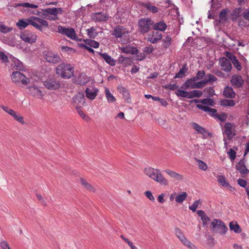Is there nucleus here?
Returning a JSON list of instances; mask_svg holds the SVG:
<instances>
[{"instance_id": "obj_2", "label": "nucleus", "mask_w": 249, "mask_h": 249, "mask_svg": "<svg viewBox=\"0 0 249 249\" xmlns=\"http://www.w3.org/2000/svg\"><path fill=\"white\" fill-rule=\"evenodd\" d=\"M55 73L62 78L70 79L73 76L74 68L69 64L61 63L55 68Z\"/></svg>"}, {"instance_id": "obj_30", "label": "nucleus", "mask_w": 249, "mask_h": 249, "mask_svg": "<svg viewBox=\"0 0 249 249\" xmlns=\"http://www.w3.org/2000/svg\"><path fill=\"white\" fill-rule=\"evenodd\" d=\"M223 95L227 98H234L235 97V93L231 87H226L223 91Z\"/></svg>"}, {"instance_id": "obj_31", "label": "nucleus", "mask_w": 249, "mask_h": 249, "mask_svg": "<svg viewBox=\"0 0 249 249\" xmlns=\"http://www.w3.org/2000/svg\"><path fill=\"white\" fill-rule=\"evenodd\" d=\"M164 171L171 178H174L176 180L179 181L183 179V177L181 175L174 171L170 170V169H166Z\"/></svg>"}, {"instance_id": "obj_34", "label": "nucleus", "mask_w": 249, "mask_h": 249, "mask_svg": "<svg viewBox=\"0 0 249 249\" xmlns=\"http://www.w3.org/2000/svg\"><path fill=\"white\" fill-rule=\"evenodd\" d=\"M197 214L201 217L203 225H207L208 221H210L209 217L205 214V212L202 210H198L196 212Z\"/></svg>"}, {"instance_id": "obj_18", "label": "nucleus", "mask_w": 249, "mask_h": 249, "mask_svg": "<svg viewBox=\"0 0 249 249\" xmlns=\"http://www.w3.org/2000/svg\"><path fill=\"white\" fill-rule=\"evenodd\" d=\"M192 126L196 131L197 134H200L202 135V138L203 139H206L208 136L211 135V133H209L205 128L201 126L196 123H192Z\"/></svg>"}, {"instance_id": "obj_11", "label": "nucleus", "mask_w": 249, "mask_h": 249, "mask_svg": "<svg viewBox=\"0 0 249 249\" xmlns=\"http://www.w3.org/2000/svg\"><path fill=\"white\" fill-rule=\"evenodd\" d=\"M29 23L40 31L43 30L42 27H47L49 25L46 20L36 17H32L29 18Z\"/></svg>"}, {"instance_id": "obj_35", "label": "nucleus", "mask_w": 249, "mask_h": 249, "mask_svg": "<svg viewBox=\"0 0 249 249\" xmlns=\"http://www.w3.org/2000/svg\"><path fill=\"white\" fill-rule=\"evenodd\" d=\"M80 182L82 186L88 191L91 192H94L95 190L94 187L89 183L87 180L83 178H81Z\"/></svg>"}, {"instance_id": "obj_60", "label": "nucleus", "mask_w": 249, "mask_h": 249, "mask_svg": "<svg viewBox=\"0 0 249 249\" xmlns=\"http://www.w3.org/2000/svg\"><path fill=\"white\" fill-rule=\"evenodd\" d=\"M206 85V82L204 80H201L199 82H195V89H201Z\"/></svg>"}, {"instance_id": "obj_17", "label": "nucleus", "mask_w": 249, "mask_h": 249, "mask_svg": "<svg viewBox=\"0 0 249 249\" xmlns=\"http://www.w3.org/2000/svg\"><path fill=\"white\" fill-rule=\"evenodd\" d=\"M20 38L25 42L32 44L35 43L37 38V36L32 33L24 32L21 34Z\"/></svg>"}, {"instance_id": "obj_13", "label": "nucleus", "mask_w": 249, "mask_h": 249, "mask_svg": "<svg viewBox=\"0 0 249 249\" xmlns=\"http://www.w3.org/2000/svg\"><path fill=\"white\" fill-rule=\"evenodd\" d=\"M0 108H2L4 111L12 116L13 118L18 122L21 124H25L23 117L18 112H16L13 109L3 105L0 106Z\"/></svg>"}, {"instance_id": "obj_23", "label": "nucleus", "mask_w": 249, "mask_h": 249, "mask_svg": "<svg viewBox=\"0 0 249 249\" xmlns=\"http://www.w3.org/2000/svg\"><path fill=\"white\" fill-rule=\"evenodd\" d=\"M98 91V90L97 88L93 86H90L87 88L86 90V97L90 100H93L97 96Z\"/></svg>"}, {"instance_id": "obj_25", "label": "nucleus", "mask_w": 249, "mask_h": 249, "mask_svg": "<svg viewBox=\"0 0 249 249\" xmlns=\"http://www.w3.org/2000/svg\"><path fill=\"white\" fill-rule=\"evenodd\" d=\"M120 49L123 53L130 54L137 53L138 51L136 47L130 45L120 47Z\"/></svg>"}, {"instance_id": "obj_62", "label": "nucleus", "mask_w": 249, "mask_h": 249, "mask_svg": "<svg viewBox=\"0 0 249 249\" xmlns=\"http://www.w3.org/2000/svg\"><path fill=\"white\" fill-rule=\"evenodd\" d=\"M20 6L24 7H27V8H36L38 7V6L37 5L34 4H31L30 3H22L19 4Z\"/></svg>"}, {"instance_id": "obj_49", "label": "nucleus", "mask_w": 249, "mask_h": 249, "mask_svg": "<svg viewBox=\"0 0 249 249\" xmlns=\"http://www.w3.org/2000/svg\"><path fill=\"white\" fill-rule=\"evenodd\" d=\"M181 243L190 249H194L195 245L191 243L185 237L180 240Z\"/></svg>"}, {"instance_id": "obj_6", "label": "nucleus", "mask_w": 249, "mask_h": 249, "mask_svg": "<svg viewBox=\"0 0 249 249\" xmlns=\"http://www.w3.org/2000/svg\"><path fill=\"white\" fill-rule=\"evenodd\" d=\"M44 86L50 90H56L61 87V82L59 79L54 76L48 77L44 82Z\"/></svg>"}, {"instance_id": "obj_43", "label": "nucleus", "mask_w": 249, "mask_h": 249, "mask_svg": "<svg viewBox=\"0 0 249 249\" xmlns=\"http://www.w3.org/2000/svg\"><path fill=\"white\" fill-rule=\"evenodd\" d=\"M176 94L178 97H181L183 98H187L189 99V92H188L184 90L178 89L176 92Z\"/></svg>"}, {"instance_id": "obj_32", "label": "nucleus", "mask_w": 249, "mask_h": 249, "mask_svg": "<svg viewBox=\"0 0 249 249\" xmlns=\"http://www.w3.org/2000/svg\"><path fill=\"white\" fill-rule=\"evenodd\" d=\"M100 55L105 60V61L110 65V66H113L116 64V61L112 57L107 54L106 53H100Z\"/></svg>"}, {"instance_id": "obj_39", "label": "nucleus", "mask_w": 249, "mask_h": 249, "mask_svg": "<svg viewBox=\"0 0 249 249\" xmlns=\"http://www.w3.org/2000/svg\"><path fill=\"white\" fill-rule=\"evenodd\" d=\"M229 227L231 231L235 233H240L241 231L239 225L236 222H231Z\"/></svg>"}, {"instance_id": "obj_9", "label": "nucleus", "mask_w": 249, "mask_h": 249, "mask_svg": "<svg viewBox=\"0 0 249 249\" xmlns=\"http://www.w3.org/2000/svg\"><path fill=\"white\" fill-rule=\"evenodd\" d=\"M153 21L150 18H141L138 22V26L140 32L142 34L148 33L151 28V26L153 25Z\"/></svg>"}, {"instance_id": "obj_58", "label": "nucleus", "mask_w": 249, "mask_h": 249, "mask_svg": "<svg viewBox=\"0 0 249 249\" xmlns=\"http://www.w3.org/2000/svg\"><path fill=\"white\" fill-rule=\"evenodd\" d=\"M175 231L176 235L179 239L180 241L185 237L182 231L179 228H176Z\"/></svg>"}, {"instance_id": "obj_16", "label": "nucleus", "mask_w": 249, "mask_h": 249, "mask_svg": "<svg viewBox=\"0 0 249 249\" xmlns=\"http://www.w3.org/2000/svg\"><path fill=\"white\" fill-rule=\"evenodd\" d=\"M44 58L47 62L50 63L56 64L60 61V57L59 56L52 52L45 53Z\"/></svg>"}, {"instance_id": "obj_53", "label": "nucleus", "mask_w": 249, "mask_h": 249, "mask_svg": "<svg viewBox=\"0 0 249 249\" xmlns=\"http://www.w3.org/2000/svg\"><path fill=\"white\" fill-rule=\"evenodd\" d=\"M172 38L170 36H166L163 39V46L165 48H168L170 46L171 43Z\"/></svg>"}, {"instance_id": "obj_45", "label": "nucleus", "mask_w": 249, "mask_h": 249, "mask_svg": "<svg viewBox=\"0 0 249 249\" xmlns=\"http://www.w3.org/2000/svg\"><path fill=\"white\" fill-rule=\"evenodd\" d=\"M188 68L186 65L183 66V67L176 74L175 78H182L187 72Z\"/></svg>"}, {"instance_id": "obj_36", "label": "nucleus", "mask_w": 249, "mask_h": 249, "mask_svg": "<svg viewBox=\"0 0 249 249\" xmlns=\"http://www.w3.org/2000/svg\"><path fill=\"white\" fill-rule=\"evenodd\" d=\"M17 26L19 27L20 29L25 28L28 25L30 24L29 18V19H20L17 23Z\"/></svg>"}, {"instance_id": "obj_7", "label": "nucleus", "mask_w": 249, "mask_h": 249, "mask_svg": "<svg viewBox=\"0 0 249 249\" xmlns=\"http://www.w3.org/2000/svg\"><path fill=\"white\" fill-rule=\"evenodd\" d=\"M57 32L62 35L67 36L68 37L72 40H78V37L76 36L75 31L72 28H67L61 25H59L57 27Z\"/></svg>"}, {"instance_id": "obj_47", "label": "nucleus", "mask_w": 249, "mask_h": 249, "mask_svg": "<svg viewBox=\"0 0 249 249\" xmlns=\"http://www.w3.org/2000/svg\"><path fill=\"white\" fill-rule=\"evenodd\" d=\"M217 178L218 182L222 186L227 187L229 185L226 178L223 176L218 175Z\"/></svg>"}, {"instance_id": "obj_57", "label": "nucleus", "mask_w": 249, "mask_h": 249, "mask_svg": "<svg viewBox=\"0 0 249 249\" xmlns=\"http://www.w3.org/2000/svg\"><path fill=\"white\" fill-rule=\"evenodd\" d=\"M197 162L198 166L200 169L203 171H206L207 169V165L204 161L200 160H197Z\"/></svg>"}, {"instance_id": "obj_40", "label": "nucleus", "mask_w": 249, "mask_h": 249, "mask_svg": "<svg viewBox=\"0 0 249 249\" xmlns=\"http://www.w3.org/2000/svg\"><path fill=\"white\" fill-rule=\"evenodd\" d=\"M105 93L108 102L113 103L116 101L115 98L111 93L108 89H106Z\"/></svg>"}, {"instance_id": "obj_38", "label": "nucleus", "mask_w": 249, "mask_h": 249, "mask_svg": "<svg viewBox=\"0 0 249 249\" xmlns=\"http://www.w3.org/2000/svg\"><path fill=\"white\" fill-rule=\"evenodd\" d=\"M187 197V194L185 192H183L176 196L175 200L178 203H182L186 199Z\"/></svg>"}, {"instance_id": "obj_22", "label": "nucleus", "mask_w": 249, "mask_h": 249, "mask_svg": "<svg viewBox=\"0 0 249 249\" xmlns=\"http://www.w3.org/2000/svg\"><path fill=\"white\" fill-rule=\"evenodd\" d=\"M161 34L158 31H153L151 34L148 35L147 39L152 43H157L161 39Z\"/></svg>"}, {"instance_id": "obj_10", "label": "nucleus", "mask_w": 249, "mask_h": 249, "mask_svg": "<svg viewBox=\"0 0 249 249\" xmlns=\"http://www.w3.org/2000/svg\"><path fill=\"white\" fill-rule=\"evenodd\" d=\"M235 125L230 122L225 124L223 128V134L227 136L229 140H231L235 135Z\"/></svg>"}, {"instance_id": "obj_12", "label": "nucleus", "mask_w": 249, "mask_h": 249, "mask_svg": "<svg viewBox=\"0 0 249 249\" xmlns=\"http://www.w3.org/2000/svg\"><path fill=\"white\" fill-rule=\"evenodd\" d=\"M129 34L128 30L121 25H117L114 27L111 35L116 38H122L123 37H127Z\"/></svg>"}, {"instance_id": "obj_63", "label": "nucleus", "mask_w": 249, "mask_h": 249, "mask_svg": "<svg viewBox=\"0 0 249 249\" xmlns=\"http://www.w3.org/2000/svg\"><path fill=\"white\" fill-rule=\"evenodd\" d=\"M145 196L151 201H154L155 197L150 191H147L144 193Z\"/></svg>"}, {"instance_id": "obj_1", "label": "nucleus", "mask_w": 249, "mask_h": 249, "mask_svg": "<svg viewBox=\"0 0 249 249\" xmlns=\"http://www.w3.org/2000/svg\"><path fill=\"white\" fill-rule=\"evenodd\" d=\"M143 173L151 179L161 185L167 186L169 184V181L164 177L159 169L148 167L143 169Z\"/></svg>"}, {"instance_id": "obj_59", "label": "nucleus", "mask_w": 249, "mask_h": 249, "mask_svg": "<svg viewBox=\"0 0 249 249\" xmlns=\"http://www.w3.org/2000/svg\"><path fill=\"white\" fill-rule=\"evenodd\" d=\"M227 154L231 160H235L236 158V152L234 150L231 148L230 149L229 151L227 152Z\"/></svg>"}, {"instance_id": "obj_8", "label": "nucleus", "mask_w": 249, "mask_h": 249, "mask_svg": "<svg viewBox=\"0 0 249 249\" xmlns=\"http://www.w3.org/2000/svg\"><path fill=\"white\" fill-rule=\"evenodd\" d=\"M11 79L17 84L27 85L30 82L29 79L24 74L18 71L13 72Z\"/></svg>"}, {"instance_id": "obj_4", "label": "nucleus", "mask_w": 249, "mask_h": 249, "mask_svg": "<svg viewBox=\"0 0 249 249\" xmlns=\"http://www.w3.org/2000/svg\"><path fill=\"white\" fill-rule=\"evenodd\" d=\"M211 231L214 233L221 235L226 234L228 229L225 224L220 219H214L211 223Z\"/></svg>"}, {"instance_id": "obj_24", "label": "nucleus", "mask_w": 249, "mask_h": 249, "mask_svg": "<svg viewBox=\"0 0 249 249\" xmlns=\"http://www.w3.org/2000/svg\"><path fill=\"white\" fill-rule=\"evenodd\" d=\"M142 6L152 14L157 13L159 11V9L150 2H143L142 3Z\"/></svg>"}, {"instance_id": "obj_64", "label": "nucleus", "mask_w": 249, "mask_h": 249, "mask_svg": "<svg viewBox=\"0 0 249 249\" xmlns=\"http://www.w3.org/2000/svg\"><path fill=\"white\" fill-rule=\"evenodd\" d=\"M0 244L1 249H11L8 243L5 241H1Z\"/></svg>"}, {"instance_id": "obj_20", "label": "nucleus", "mask_w": 249, "mask_h": 249, "mask_svg": "<svg viewBox=\"0 0 249 249\" xmlns=\"http://www.w3.org/2000/svg\"><path fill=\"white\" fill-rule=\"evenodd\" d=\"M30 94L33 97L40 100L43 98V94L42 91L35 86H33L29 88Z\"/></svg>"}, {"instance_id": "obj_46", "label": "nucleus", "mask_w": 249, "mask_h": 249, "mask_svg": "<svg viewBox=\"0 0 249 249\" xmlns=\"http://www.w3.org/2000/svg\"><path fill=\"white\" fill-rule=\"evenodd\" d=\"M77 112L79 115L81 116V117L86 121V122H89L90 120V118L88 115L85 114L84 112L80 109V107L76 108Z\"/></svg>"}, {"instance_id": "obj_48", "label": "nucleus", "mask_w": 249, "mask_h": 249, "mask_svg": "<svg viewBox=\"0 0 249 249\" xmlns=\"http://www.w3.org/2000/svg\"><path fill=\"white\" fill-rule=\"evenodd\" d=\"M227 10L226 9L222 10L219 15V18H220V22H224L227 20Z\"/></svg>"}, {"instance_id": "obj_33", "label": "nucleus", "mask_w": 249, "mask_h": 249, "mask_svg": "<svg viewBox=\"0 0 249 249\" xmlns=\"http://www.w3.org/2000/svg\"><path fill=\"white\" fill-rule=\"evenodd\" d=\"M153 28L157 31H164L167 28V25L163 21H160V22L153 24Z\"/></svg>"}, {"instance_id": "obj_61", "label": "nucleus", "mask_w": 249, "mask_h": 249, "mask_svg": "<svg viewBox=\"0 0 249 249\" xmlns=\"http://www.w3.org/2000/svg\"><path fill=\"white\" fill-rule=\"evenodd\" d=\"M241 11V8H235L234 10H233L232 15L233 17H235V18H238L240 16Z\"/></svg>"}, {"instance_id": "obj_19", "label": "nucleus", "mask_w": 249, "mask_h": 249, "mask_svg": "<svg viewBox=\"0 0 249 249\" xmlns=\"http://www.w3.org/2000/svg\"><path fill=\"white\" fill-rule=\"evenodd\" d=\"M117 90L118 92L122 95L125 103L128 104L131 103L130 95L128 89L122 86H119L118 87Z\"/></svg>"}, {"instance_id": "obj_54", "label": "nucleus", "mask_w": 249, "mask_h": 249, "mask_svg": "<svg viewBox=\"0 0 249 249\" xmlns=\"http://www.w3.org/2000/svg\"><path fill=\"white\" fill-rule=\"evenodd\" d=\"M201 203V201L200 199L197 200L195 201L192 205L189 206V209L192 210L193 212H195L196 211L197 208L199 204Z\"/></svg>"}, {"instance_id": "obj_42", "label": "nucleus", "mask_w": 249, "mask_h": 249, "mask_svg": "<svg viewBox=\"0 0 249 249\" xmlns=\"http://www.w3.org/2000/svg\"><path fill=\"white\" fill-rule=\"evenodd\" d=\"M235 102L231 99H224L221 101V105L224 107H233Z\"/></svg>"}, {"instance_id": "obj_29", "label": "nucleus", "mask_w": 249, "mask_h": 249, "mask_svg": "<svg viewBox=\"0 0 249 249\" xmlns=\"http://www.w3.org/2000/svg\"><path fill=\"white\" fill-rule=\"evenodd\" d=\"M89 77L88 76L84 73L79 74L78 77L75 80L76 84L84 85L86 84L89 81Z\"/></svg>"}, {"instance_id": "obj_37", "label": "nucleus", "mask_w": 249, "mask_h": 249, "mask_svg": "<svg viewBox=\"0 0 249 249\" xmlns=\"http://www.w3.org/2000/svg\"><path fill=\"white\" fill-rule=\"evenodd\" d=\"M84 42L85 43V44H82V45H87L89 47H92L94 48H97L99 46V43L95 41L89 39H84Z\"/></svg>"}, {"instance_id": "obj_52", "label": "nucleus", "mask_w": 249, "mask_h": 249, "mask_svg": "<svg viewBox=\"0 0 249 249\" xmlns=\"http://www.w3.org/2000/svg\"><path fill=\"white\" fill-rule=\"evenodd\" d=\"M234 66V67L238 71H240L242 69V67L241 65L240 62L237 59V58L231 62Z\"/></svg>"}, {"instance_id": "obj_55", "label": "nucleus", "mask_w": 249, "mask_h": 249, "mask_svg": "<svg viewBox=\"0 0 249 249\" xmlns=\"http://www.w3.org/2000/svg\"><path fill=\"white\" fill-rule=\"evenodd\" d=\"M205 75V73L204 71H199L197 72L196 76L194 77V78L196 81H197L202 79Z\"/></svg>"}, {"instance_id": "obj_28", "label": "nucleus", "mask_w": 249, "mask_h": 249, "mask_svg": "<svg viewBox=\"0 0 249 249\" xmlns=\"http://www.w3.org/2000/svg\"><path fill=\"white\" fill-rule=\"evenodd\" d=\"M196 80L193 77L188 79L180 87V89H195V84Z\"/></svg>"}, {"instance_id": "obj_21", "label": "nucleus", "mask_w": 249, "mask_h": 249, "mask_svg": "<svg viewBox=\"0 0 249 249\" xmlns=\"http://www.w3.org/2000/svg\"><path fill=\"white\" fill-rule=\"evenodd\" d=\"M84 95L82 93H78L73 98L74 106L76 108L81 107L85 103Z\"/></svg>"}, {"instance_id": "obj_51", "label": "nucleus", "mask_w": 249, "mask_h": 249, "mask_svg": "<svg viewBox=\"0 0 249 249\" xmlns=\"http://www.w3.org/2000/svg\"><path fill=\"white\" fill-rule=\"evenodd\" d=\"M206 84L209 82H215L217 80V78L213 75L209 74L207 75L206 78L204 79Z\"/></svg>"}, {"instance_id": "obj_27", "label": "nucleus", "mask_w": 249, "mask_h": 249, "mask_svg": "<svg viewBox=\"0 0 249 249\" xmlns=\"http://www.w3.org/2000/svg\"><path fill=\"white\" fill-rule=\"evenodd\" d=\"M92 18L96 21H105L107 20L108 18V16L106 13H96L93 15Z\"/></svg>"}, {"instance_id": "obj_15", "label": "nucleus", "mask_w": 249, "mask_h": 249, "mask_svg": "<svg viewBox=\"0 0 249 249\" xmlns=\"http://www.w3.org/2000/svg\"><path fill=\"white\" fill-rule=\"evenodd\" d=\"M231 85L235 88H241L244 83L242 76L239 74H234L230 80Z\"/></svg>"}, {"instance_id": "obj_3", "label": "nucleus", "mask_w": 249, "mask_h": 249, "mask_svg": "<svg viewBox=\"0 0 249 249\" xmlns=\"http://www.w3.org/2000/svg\"><path fill=\"white\" fill-rule=\"evenodd\" d=\"M42 17L49 20L54 21L58 19V15L62 14L63 10L61 8H48L42 9Z\"/></svg>"}, {"instance_id": "obj_56", "label": "nucleus", "mask_w": 249, "mask_h": 249, "mask_svg": "<svg viewBox=\"0 0 249 249\" xmlns=\"http://www.w3.org/2000/svg\"><path fill=\"white\" fill-rule=\"evenodd\" d=\"M12 30L11 28H10L3 24H2L1 22H0V31L3 33H7L9 32H10Z\"/></svg>"}, {"instance_id": "obj_44", "label": "nucleus", "mask_w": 249, "mask_h": 249, "mask_svg": "<svg viewBox=\"0 0 249 249\" xmlns=\"http://www.w3.org/2000/svg\"><path fill=\"white\" fill-rule=\"evenodd\" d=\"M86 31L88 36L91 38H94L98 34L96 29L93 27L88 29Z\"/></svg>"}, {"instance_id": "obj_26", "label": "nucleus", "mask_w": 249, "mask_h": 249, "mask_svg": "<svg viewBox=\"0 0 249 249\" xmlns=\"http://www.w3.org/2000/svg\"><path fill=\"white\" fill-rule=\"evenodd\" d=\"M236 169L241 174L245 175L249 173V170H248L245 166V162L243 160H241L236 165Z\"/></svg>"}, {"instance_id": "obj_41", "label": "nucleus", "mask_w": 249, "mask_h": 249, "mask_svg": "<svg viewBox=\"0 0 249 249\" xmlns=\"http://www.w3.org/2000/svg\"><path fill=\"white\" fill-rule=\"evenodd\" d=\"M203 93L198 90H194L189 92V99L199 98L202 96Z\"/></svg>"}, {"instance_id": "obj_50", "label": "nucleus", "mask_w": 249, "mask_h": 249, "mask_svg": "<svg viewBox=\"0 0 249 249\" xmlns=\"http://www.w3.org/2000/svg\"><path fill=\"white\" fill-rule=\"evenodd\" d=\"M120 237L124 241H125L128 244V245L130 247L131 249H138L136 246H134L131 241H130L127 238L125 237L124 235H121Z\"/></svg>"}, {"instance_id": "obj_5", "label": "nucleus", "mask_w": 249, "mask_h": 249, "mask_svg": "<svg viewBox=\"0 0 249 249\" xmlns=\"http://www.w3.org/2000/svg\"><path fill=\"white\" fill-rule=\"evenodd\" d=\"M196 107L205 111L208 112L211 115L214 116L216 119L221 122H225L227 119V114L224 112L217 113V110L214 108H211L208 106H203L201 104H197Z\"/></svg>"}, {"instance_id": "obj_14", "label": "nucleus", "mask_w": 249, "mask_h": 249, "mask_svg": "<svg viewBox=\"0 0 249 249\" xmlns=\"http://www.w3.org/2000/svg\"><path fill=\"white\" fill-rule=\"evenodd\" d=\"M219 65L220 69L226 72H230L232 69L231 63L228 58L225 57H222L219 59Z\"/></svg>"}]
</instances>
